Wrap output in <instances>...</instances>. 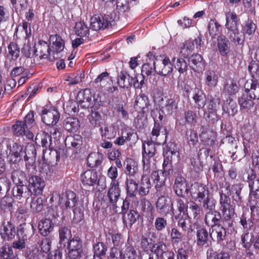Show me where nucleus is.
Masks as SVG:
<instances>
[{"instance_id": "59", "label": "nucleus", "mask_w": 259, "mask_h": 259, "mask_svg": "<svg viewBox=\"0 0 259 259\" xmlns=\"http://www.w3.org/2000/svg\"><path fill=\"white\" fill-rule=\"evenodd\" d=\"M221 25L215 19H211L208 24V30L209 35L212 38L215 37L219 34Z\"/></svg>"}, {"instance_id": "2", "label": "nucleus", "mask_w": 259, "mask_h": 259, "mask_svg": "<svg viewBox=\"0 0 259 259\" xmlns=\"http://www.w3.org/2000/svg\"><path fill=\"white\" fill-rule=\"evenodd\" d=\"M167 194V188H163L161 191L155 192V195L158 197L155 203L156 209L161 215H167L171 211L175 219H177L179 216L176 214V211H174L173 203Z\"/></svg>"}, {"instance_id": "50", "label": "nucleus", "mask_w": 259, "mask_h": 259, "mask_svg": "<svg viewBox=\"0 0 259 259\" xmlns=\"http://www.w3.org/2000/svg\"><path fill=\"white\" fill-rule=\"evenodd\" d=\"M222 213L223 220H230L232 219L235 214V205L233 202L225 206L220 207Z\"/></svg>"}, {"instance_id": "13", "label": "nucleus", "mask_w": 259, "mask_h": 259, "mask_svg": "<svg viewBox=\"0 0 259 259\" xmlns=\"http://www.w3.org/2000/svg\"><path fill=\"white\" fill-rule=\"evenodd\" d=\"M67 248L69 249L68 254L79 256L83 255L82 241L79 237H74L71 239L68 242Z\"/></svg>"}, {"instance_id": "14", "label": "nucleus", "mask_w": 259, "mask_h": 259, "mask_svg": "<svg viewBox=\"0 0 259 259\" xmlns=\"http://www.w3.org/2000/svg\"><path fill=\"white\" fill-rule=\"evenodd\" d=\"M22 155L23 147L17 143H14L12 147L10 146L7 158L9 162L14 165L21 160Z\"/></svg>"}, {"instance_id": "23", "label": "nucleus", "mask_w": 259, "mask_h": 259, "mask_svg": "<svg viewBox=\"0 0 259 259\" xmlns=\"http://www.w3.org/2000/svg\"><path fill=\"white\" fill-rule=\"evenodd\" d=\"M221 145H223L224 148L230 153H232L231 157L233 159L236 158L234 156L236 154L235 150L237 148V145L236 140H235L234 138L231 136H226L222 140Z\"/></svg>"}, {"instance_id": "52", "label": "nucleus", "mask_w": 259, "mask_h": 259, "mask_svg": "<svg viewBox=\"0 0 259 259\" xmlns=\"http://www.w3.org/2000/svg\"><path fill=\"white\" fill-rule=\"evenodd\" d=\"M142 148L143 157H144V154L146 157L148 158L152 157L155 154V146L153 141L143 143Z\"/></svg>"}, {"instance_id": "17", "label": "nucleus", "mask_w": 259, "mask_h": 259, "mask_svg": "<svg viewBox=\"0 0 259 259\" xmlns=\"http://www.w3.org/2000/svg\"><path fill=\"white\" fill-rule=\"evenodd\" d=\"M35 55L38 56L40 59H48L52 61L50 57V47L47 42L44 40H39L37 45L34 46Z\"/></svg>"}, {"instance_id": "41", "label": "nucleus", "mask_w": 259, "mask_h": 259, "mask_svg": "<svg viewBox=\"0 0 259 259\" xmlns=\"http://www.w3.org/2000/svg\"><path fill=\"white\" fill-rule=\"evenodd\" d=\"M178 103L174 99L166 100L164 105L162 107V111L167 115H171L176 113L178 109Z\"/></svg>"}, {"instance_id": "6", "label": "nucleus", "mask_w": 259, "mask_h": 259, "mask_svg": "<svg viewBox=\"0 0 259 259\" xmlns=\"http://www.w3.org/2000/svg\"><path fill=\"white\" fill-rule=\"evenodd\" d=\"M153 66L157 74L164 76L171 73L173 70L172 64L168 57H165L160 61L156 60L154 61Z\"/></svg>"}, {"instance_id": "63", "label": "nucleus", "mask_w": 259, "mask_h": 259, "mask_svg": "<svg viewBox=\"0 0 259 259\" xmlns=\"http://www.w3.org/2000/svg\"><path fill=\"white\" fill-rule=\"evenodd\" d=\"M200 138L205 144L212 145L214 144V133L211 131H202L200 134Z\"/></svg>"}, {"instance_id": "44", "label": "nucleus", "mask_w": 259, "mask_h": 259, "mask_svg": "<svg viewBox=\"0 0 259 259\" xmlns=\"http://www.w3.org/2000/svg\"><path fill=\"white\" fill-rule=\"evenodd\" d=\"M139 218V214L136 211L131 209L127 213V215L123 214V222L124 224L127 227L130 228L135 224Z\"/></svg>"}, {"instance_id": "38", "label": "nucleus", "mask_w": 259, "mask_h": 259, "mask_svg": "<svg viewBox=\"0 0 259 259\" xmlns=\"http://www.w3.org/2000/svg\"><path fill=\"white\" fill-rule=\"evenodd\" d=\"M103 160V155L99 152H93L90 153L87 158V163L91 167H95L99 166Z\"/></svg>"}, {"instance_id": "56", "label": "nucleus", "mask_w": 259, "mask_h": 259, "mask_svg": "<svg viewBox=\"0 0 259 259\" xmlns=\"http://www.w3.org/2000/svg\"><path fill=\"white\" fill-rule=\"evenodd\" d=\"M60 243L61 244L69 242L70 239L71 238L72 235L71 231L67 227L62 226L60 228L59 230Z\"/></svg>"}, {"instance_id": "4", "label": "nucleus", "mask_w": 259, "mask_h": 259, "mask_svg": "<svg viewBox=\"0 0 259 259\" xmlns=\"http://www.w3.org/2000/svg\"><path fill=\"white\" fill-rule=\"evenodd\" d=\"M90 21L91 28L93 30L98 31L107 28L109 25L112 26L113 19L110 15H95L91 18Z\"/></svg>"}, {"instance_id": "9", "label": "nucleus", "mask_w": 259, "mask_h": 259, "mask_svg": "<svg viewBox=\"0 0 259 259\" xmlns=\"http://www.w3.org/2000/svg\"><path fill=\"white\" fill-rule=\"evenodd\" d=\"M17 230L15 225L11 221L4 222L2 224L0 235L4 241H11L14 240Z\"/></svg>"}, {"instance_id": "62", "label": "nucleus", "mask_w": 259, "mask_h": 259, "mask_svg": "<svg viewBox=\"0 0 259 259\" xmlns=\"http://www.w3.org/2000/svg\"><path fill=\"white\" fill-rule=\"evenodd\" d=\"M122 259H135L137 256L134 247L130 244L126 245L124 250H122Z\"/></svg>"}, {"instance_id": "16", "label": "nucleus", "mask_w": 259, "mask_h": 259, "mask_svg": "<svg viewBox=\"0 0 259 259\" xmlns=\"http://www.w3.org/2000/svg\"><path fill=\"white\" fill-rule=\"evenodd\" d=\"M150 106L148 97L144 93H140L137 96L134 108L138 112L145 113L148 111V107Z\"/></svg>"}, {"instance_id": "42", "label": "nucleus", "mask_w": 259, "mask_h": 259, "mask_svg": "<svg viewBox=\"0 0 259 259\" xmlns=\"http://www.w3.org/2000/svg\"><path fill=\"white\" fill-rule=\"evenodd\" d=\"M82 144L81 137L78 135L68 136L65 140V144L68 148H78Z\"/></svg>"}, {"instance_id": "47", "label": "nucleus", "mask_w": 259, "mask_h": 259, "mask_svg": "<svg viewBox=\"0 0 259 259\" xmlns=\"http://www.w3.org/2000/svg\"><path fill=\"white\" fill-rule=\"evenodd\" d=\"M205 83L210 88L215 87L218 82L219 75L213 70H207L205 72Z\"/></svg>"}, {"instance_id": "37", "label": "nucleus", "mask_w": 259, "mask_h": 259, "mask_svg": "<svg viewBox=\"0 0 259 259\" xmlns=\"http://www.w3.org/2000/svg\"><path fill=\"white\" fill-rule=\"evenodd\" d=\"M77 99L80 105L83 108H89L91 106L92 96L89 90H85L83 92H79Z\"/></svg>"}, {"instance_id": "33", "label": "nucleus", "mask_w": 259, "mask_h": 259, "mask_svg": "<svg viewBox=\"0 0 259 259\" xmlns=\"http://www.w3.org/2000/svg\"><path fill=\"white\" fill-rule=\"evenodd\" d=\"M222 188H224V189H222L221 192H220V207H222L225 206V205H227L229 203H231V199L229 197V196L231 194L230 184L227 183H226L224 184V186L222 187Z\"/></svg>"}, {"instance_id": "40", "label": "nucleus", "mask_w": 259, "mask_h": 259, "mask_svg": "<svg viewBox=\"0 0 259 259\" xmlns=\"http://www.w3.org/2000/svg\"><path fill=\"white\" fill-rule=\"evenodd\" d=\"M138 171V163L132 159H128L126 161V174L128 177L136 178Z\"/></svg>"}, {"instance_id": "60", "label": "nucleus", "mask_w": 259, "mask_h": 259, "mask_svg": "<svg viewBox=\"0 0 259 259\" xmlns=\"http://www.w3.org/2000/svg\"><path fill=\"white\" fill-rule=\"evenodd\" d=\"M223 110L229 115H234L237 112L236 104L232 99L227 100L223 106Z\"/></svg>"}, {"instance_id": "21", "label": "nucleus", "mask_w": 259, "mask_h": 259, "mask_svg": "<svg viewBox=\"0 0 259 259\" xmlns=\"http://www.w3.org/2000/svg\"><path fill=\"white\" fill-rule=\"evenodd\" d=\"M221 219L220 212L217 210L209 211L205 214L204 221L206 225L212 229L220 225Z\"/></svg>"}, {"instance_id": "35", "label": "nucleus", "mask_w": 259, "mask_h": 259, "mask_svg": "<svg viewBox=\"0 0 259 259\" xmlns=\"http://www.w3.org/2000/svg\"><path fill=\"white\" fill-rule=\"evenodd\" d=\"M217 46L220 54L223 56H227L230 52L229 40L224 35L220 36L218 38Z\"/></svg>"}, {"instance_id": "30", "label": "nucleus", "mask_w": 259, "mask_h": 259, "mask_svg": "<svg viewBox=\"0 0 259 259\" xmlns=\"http://www.w3.org/2000/svg\"><path fill=\"white\" fill-rule=\"evenodd\" d=\"M35 142L46 149H50L52 145L51 136L45 132L38 133L36 136Z\"/></svg>"}, {"instance_id": "45", "label": "nucleus", "mask_w": 259, "mask_h": 259, "mask_svg": "<svg viewBox=\"0 0 259 259\" xmlns=\"http://www.w3.org/2000/svg\"><path fill=\"white\" fill-rule=\"evenodd\" d=\"M13 188V196L18 199H21L22 197H26L28 195V188L26 184H16Z\"/></svg>"}, {"instance_id": "5", "label": "nucleus", "mask_w": 259, "mask_h": 259, "mask_svg": "<svg viewBox=\"0 0 259 259\" xmlns=\"http://www.w3.org/2000/svg\"><path fill=\"white\" fill-rule=\"evenodd\" d=\"M121 190L118 181H111L107 192V197L109 204L117 212L116 203L120 196Z\"/></svg>"}, {"instance_id": "51", "label": "nucleus", "mask_w": 259, "mask_h": 259, "mask_svg": "<svg viewBox=\"0 0 259 259\" xmlns=\"http://www.w3.org/2000/svg\"><path fill=\"white\" fill-rule=\"evenodd\" d=\"M50 41L52 42L57 53L63 50L64 48V42L62 37L58 34L51 35L50 36Z\"/></svg>"}, {"instance_id": "32", "label": "nucleus", "mask_w": 259, "mask_h": 259, "mask_svg": "<svg viewBox=\"0 0 259 259\" xmlns=\"http://www.w3.org/2000/svg\"><path fill=\"white\" fill-rule=\"evenodd\" d=\"M245 91L247 92L253 100L259 99V84L252 80L247 81L244 85Z\"/></svg>"}, {"instance_id": "53", "label": "nucleus", "mask_w": 259, "mask_h": 259, "mask_svg": "<svg viewBox=\"0 0 259 259\" xmlns=\"http://www.w3.org/2000/svg\"><path fill=\"white\" fill-rule=\"evenodd\" d=\"M195 48V45L191 40H188L185 42L181 48L180 53L184 58H188L191 55Z\"/></svg>"}, {"instance_id": "55", "label": "nucleus", "mask_w": 259, "mask_h": 259, "mask_svg": "<svg viewBox=\"0 0 259 259\" xmlns=\"http://www.w3.org/2000/svg\"><path fill=\"white\" fill-rule=\"evenodd\" d=\"M17 207L15 212L16 218L19 221L25 220L28 216V209L26 205L20 202L17 204Z\"/></svg>"}, {"instance_id": "7", "label": "nucleus", "mask_w": 259, "mask_h": 259, "mask_svg": "<svg viewBox=\"0 0 259 259\" xmlns=\"http://www.w3.org/2000/svg\"><path fill=\"white\" fill-rule=\"evenodd\" d=\"M28 192L35 195L41 194L45 186L44 180L37 176H31L27 181Z\"/></svg>"}, {"instance_id": "34", "label": "nucleus", "mask_w": 259, "mask_h": 259, "mask_svg": "<svg viewBox=\"0 0 259 259\" xmlns=\"http://www.w3.org/2000/svg\"><path fill=\"white\" fill-rule=\"evenodd\" d=\"M226 23L225 26L228 31L236 29L238 28V20L237 15L231 12L226 13Z\"/></svg>"}, {"instance_id": "43", "label": "nucleus", "mask_w": 259, "mask_h": 259, "mask_svg": "<svg viewBox=\"0 0 259 259\" xmlns=\"http://www.w3.org/2000/svg\"><path fill=\"white\" fill-rule=\"evenodd\" d=\"M151 188V184L149 178L148 177L142 176L141 182L140 183L139 189H138L139 194L142 196L147 195Z\"/></svg>"}, {"instance_id": "8", "label": "nucleus", "mask_w": 259, "mask_h": 259, "mask_svg": "<svg viewBox=\"0 0 259 259\" xmlns=\"http://www.w3.org/2000/svg\"><path fill=\"white\" fill-rule=\"evenodd\" d=\"M20 49L17 44L11 42L8 46V54L5 61V67L10 68L20 56Z\"/></svg>"}, {"instance_id": "61", "label": "nucleus", "mask_w": 259, "mask_h": 259, "mask_svg": "<svg viewBox=\"0 0 259 259\" xmlns=\"http://www.w3.org/2000/svg\"><path fill=\"white\" fill-rule=\"evenodd\" d=\"M89 120L93 126H100L102 121V116L98 111L91 110L89 115Z\"/></svg>"}, {"instance_id": "1", "label": "nucleus", "mask_w": 259, "mask_h": 259, "mask_svg": "<svg viewBox=\"0 0 259 259\" xmlns=\"http://www.w3.org/2000/svg\"><path fill=\"white\" fill-rule=\"evenodd\" d=\"M192 197L195 200L202 203L204 209L212 211L215 206V200L209 194L207 188L202 184L194 183L190 188Z\"/></svg>"}, {"instance_id": "26", "label": "nucleus", "mask_w": 259, "mask_h": 259, "mask_svg": "<svg viewBox=\"0 0 259 259\" xmlns=\"http://www.w3.org/2000/svg\"><path fill=\"white\" fill-rule=\"evenodd\" d=\"M210 237L214 241H217L218 243H221L226 238V229L221 225L214 226L211 229Z\"/></svg>"}, {"instance_id": "20", "label": "nucleus", "mask_w": 259, "mask_h": 259, "mask_svg": "<svg viewBox=\"0 0 259 259\" xmlns=\"http://www.w3.org/2000/svg\"><path fill=\"white\" fill-rule=\"evenodd\" d=\"M174 188L175 193L179 197L183 196L184 194H188L189 191H190V189L188 188L186 180L182 176L176 178Z\"/></svg>"}, {"instance_id": "27", "label": "nucleus", "mask_w": 259, "mask_h": 259, "mask_svg": "<svg viewBox=\"0 0 259 259\" xmlns=\"http://www.w3.org/2000/svg\"><path fill=\"white\" fill-rule=\"evenodd\" d=\"M188 58H189V66L194 71L199 72L204 68V63L200 55L192 54Z\"/></svg>"}, {"instance_id": "36", "label": "nucleus", "mask_w": 259, "mask_h": 259, "mask_svg": "<svg viewBox=\"0 0 259 259\" xmlns=\"http://www.w3.org/2000/svg\"><path fill=\"white\" fill-rule=\"evenodd\" d=\"M126 188L127 195L130 197L135 196L138 192V184L136 178L127 177L126 181Z\"/></svg>"}, {"instance_id": "25", "label": "nucleus", "mask_w": 259, "mask_h": 259, "mask_svg": "<svg viewBox=\"0 0 259 259\" xmlns=\"http://www.w3.org/2000/svg\"><path fill=\"white\" fill-rule=\"evenodd\" d=\"M166 176L164 171L155 170L152 172L151 177L155 184L156 192L161 191L163 188H166L164 185Z\"/></svg>"}, {"instance_id": "46", "label": "nucleus", "mask_w": 259, "mask_h": 259, "mask_svg": "<svg viewBox=\"0 0 259 259\" xmlns=\"http://www.w3.org/2000/svg\"><path fill=\"white\" fill-rule=\"evenodd\" d=\"M228 35L230 40L234 42L235 45H243L244 37L239 32L238 28L228 31Z\"/></svg>"}, {"instance_id": "49", "label": "nucleus", "mask_w": 259, "mask_h": 259, "mask_svg": "<svg viewBox=\"0 0 259 259\" xmlns=\"http://www.w3.org/2000/svg\"><path fill=\"white\" fill-rule=\"evenodd\" d=\"M14 202L12 197L5 196L0 201V209L5 212H11L13 210Z\"/></svg>"}, {"instance_id": "11", "label": "nucleus", "mask_w": 259, "mask_h": 259, "mask_svg": "<svg viewBox=\"0 0 259 259\" xmlns=\"http://www.w3.org/2000/svg\"><path fill=\"white\" fill-rule=\"evenodd\" d=\"M11 179L15 185L26 184L28 180L26 174L20 169L18 165H11Z\"/></svg>"}, {"instance_id": "15", "label": "nucleus", "mask_w": 259, "mask_h": 259, "mask_svg": "<svg viewBox=\"0 0 259 259\" xmlns=\"http://www.w3.org/2000/svg\"><path fill=\"white\" fill-rule=\"evenodd\" d=\"M60 158V153L56 150L51 148L43 150L42 159L45 163L55 165L59 161Z\"/></svg>"}, {"instance_id": "57", "label": "nucleus", "mask_w": 259, "mask_h": 259, "mask_svg": "<svg viewBox=\"0 0 259 259\" xmlns=\"http://www.w3.org/2000/svg\"><path fill=\"white\" fill-rule=\"evenodd\" d=\"M224 92L230 96L235 95L239 91V86L233 80L227 81L224 87Z\"/></svg>"}, {"instance_id": "28", "label": "nucleus", "mask_w": 259, "mask_h": 259, "mask_svg": "<svg viewBox=\"0 0 259 259\" xmlns=\"http://www.w3.org/2000/svg\"><path fill=\"white\" fill-rule=\"evenodd\" d=\"M253 100V99L250 96L249 93L245 91L238 99L241 109L247 111L253 108L254 105Z\"/></svg>"}, {"instance_id": "29", "label": "nucleus", "mask_w": 259, "mask_h": 259, "mask_svg": "<svg viewBox=\"0 0 259 259\" xmlns=\"http://www.w3.org/2000/svg\"><path fill=\"white\" fill-rule=\"evenodd\" d=\"M107 247L102 242H98L94 245V254L88 255L86 259H102L106 255Z\"/></svg>"}, {"instance_id": "48", "label": "nucleus", "mask_w": 259, "mask_h": 259, "mask_svg": "<svg viewBox=\"0 0 259 259\" xmlns=\"http://www.w3.org/2000/svg\"><path fill=\"white\" fill-rule=\"evenodd\" d=\"M79 127V122L77 118L69 117L64 122V127L69 132H76Z\"/></svg>"}, {"instance_id": "22", "label": "nucleus", "mask_w": 259, "mask_h": 259, "mask_svg": "<svg viewBox=\"0 0 259 259\" xmlns=\"http://www.w3.org/2000/svg\"><path fill=\"white\" fill-rule=\"evenodd\" d=\"M209 235L207 230L204 228L199 227L197 228L196 232V244L198 246H209L210 241Z\"/></svg>"}, {"instance_id": "3", "label": "nucleus", "mask_w": 259, "mask_h": 259, "mask_svg": "<svg viewBox=\"0 0 259 259\" xmlns=\"http://www.w3.org/2000/svg\"><path fill=\"white\" fill-rule=\"evenodd\" d=\"M54 198L56 200L58 199L60 204H64L66 209L74 207L77 201L76 194L72 191H67L65 194L62 195L55 192L53 194L51 200L53 201Z\"/></svg>"}, {"instance_id": "39", "label": "nucleus", "mask_w": 259, "mask_h": 259, "mask_svg": "<svg viewBox=\"0 0 259 259\" xmlns=\"http://www.w3.org/2000/svg\"><path fill=\"white\" fill-rule=\"evenodd\" d=\"M25 153L24 158L27 167L28 165H31L35 160L36 152L35 147L32 145H28L25 148Z\"/></svg>"}, {"instance_id": "64", "label": "nucleus", "mask_w": 259, "mask_h": 259, "mask_svg": "<svg viewBox=\"0 0 259 259\" xmlns=\"http://www.w3.org/2000/svg\"><path fill=\"white\" fill-rule=\"evenodd\" d=\"M15 256L11 246L5 245L0 248V256L3 259H12Z\"/></svg>"}, {"instance_id": "12", "label": "nucleus", "mask_w": 259, "mask_h": 259, "mask_svg": "<svg viewBox=\"0 0 259 259\" xmlns=\"http://www.w3.org/2000/svg\"><path fill=\"white\" fill-rule=\"evenodd\" d=\"M17 230L18 237L28 241L34 235L35 229L32 224L24 223L18 226Z\"/></svg>"}, {"instance_id": "31", "label": "nucleus", "mask_w": 259, "mask_h": 259, "mask_svg": "<svg viewBox=\"0 0 259 259\" xmlns=\"http://www.w3.org/2000/svg\"><path fill=\"white\" fill-rule=\"evenodd\" d=\"M134 81V78L125 71H121L117 76V83L120 88H128Z\"/></svg>"}, {"instance_id": "54", "label": "nucleus", "mask_w": 259, "mask_h": 259, "mask_svg": "<svg viewBox=\"0 0 259 259\" xmlns=\"http://www.w3.org/2000/svg\"><path fill=\"white\" fill-rule=\"evenodd\" d=\"M193 99L198 109L203 108L206 104L205 95L203 92L197 89L195 90V93L193 97Z\"/></svg>"}, {"instance_id": "58", "label": "nucleus", "mask_w": 259, "mask_h": 259, "mask_svg": "<svg viewBox=\"0 0 259 259\" xmlns=\"http://www.w3.org/2000/svg\"><path fill=\"white\" fill-rule=\"evenodd\" d=\"M74 29L75 33L80 37L89 35V29L83 22L80 21L76 23Z\"/></svg>"}, {"instance_id": "24", "label": "nucleus", "mask_w": 259, "mask_h": 259, "mask_svg": "<svg viewBox=\"0 0 259 259\" xmlns=\"http://www.w3.org/2000/svg\"><path fill=\"white\" fill-rule=\"evenodd\" d=\"M28 127L26 124V123L22 121L18 120L12 126V130L13 134L17 136H23L25 135L28 132V138H32L33 134L29 133L28 130Z\"/></svg>"}, {"instance_id": "19", "label": "nucleus", "mask_w": 259, "mask_h": 259, "mask_svg": "<svg viewBox=\"0 0 259 259\" xmlns=\"http://www.w3.org/2000/svg\"><path fill=\"white\" fill-rule=\"evenodd\" d=\"M57 224V222L51 218L45 219L41 220L38 223V230L40 234L44 236H48L53 230L54 225Z\"/></svg>"}, {"instance_id": "10", "label": "nucleus", "mask_w": 259, "mask_h": 259, "mask_svg": "<svg viewBox=\"0 0 259 259\" xmlns=\"http://www.w3.org/2000/svg\"><path fill=\"white\" fill-rule=\"evenodd\" d=\"M42 121L47 125H55L60 119L59 112L53 108L49 109L44 108L41 112Z\"/></svg>"}, {"instance_id": "18", "label": "nucleus", "mask_w": 259, "mask_h": 259, "mask_svg": "<svg viewBox=\"0 0 259 259\" xmlns=\"http://www.w3.org/2000/svg\"><path fill=\"white\" fill-rule=\"evenodd\" d=\"M81 181L83 185L89 186H94L99 185V180L96 171L90 169L85 171L81 176Z\"/></svg>"}]
</instances>
